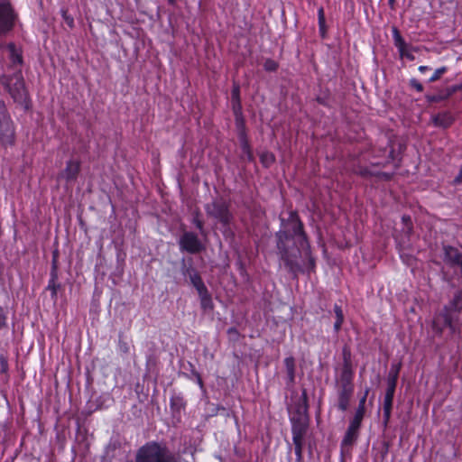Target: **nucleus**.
<instances>
[{"instance_id": "423d86ee", "label": "nucleus", "mask_w": 462, "mask_h": 462, "mask_svg": "<svg viewBox=\"0 0 462 462\" xmlns=\"http://www.w3.org/2000/svg\"><path fill=\"white\" fill-rule=\"evenodd\" d=\"M457 318L453 315L451 307L445 306L441 311L435 315L432 321V329L437 335H441L448 328L452 335L461 333L460 326L457 323Z\"/></svg>"}, {"instance_id": "20e7f679", "label": "nucleus", "mask_w": 462, "mask_h": 462, "mask_svg": "<svg viewBox=\"0 0 462 462\" xmlns=\"http://www.w3.org/2000/svg\"><path fill=\"white\" fill-rule=\"evenodd\" d=\"M0 82L15 103L29 108V95L21 69L12 75H2Z\"/></svg>"}, {"instance_id": "6ab92c4d", "label": "nucleus", "mask_w": 462, "mask_h": 462, "mask_svg": "<svg viewBox=\"0 0 462 462\" xmlns=\"http://www.w3.org/2000/svg\"><path fill=\"white\" fill-rule=\"evenodd\" d=\"M432 122L435 126L448 128L453 124L454 117L449 112H442L433 116Z\"/></svg>"}, {"instance_id": "37998d69", "label": "nucleus", "mask_w": 462, "mask_h": 462, "mask_svg": "<svg viewBox=\"0 0 462 462\" xmlns=\"http://www.w3.org/2000/svg\"><path fill=\"white\" fill-rule=\"evenodd\" d=\"M64 19L67 23V24L69 26V27H73L74 25V20L72 17H69V16H67L66 13H64Z\"/></svg>"}, {"instance_id": "a878e982", "label": "nucleus", "mask_w": 462, "mask_h": 462, "mask_svg": "<svg viewBox=\"0 0 462 462\" xmlns=\"http://www.w3.org/2000/svg\"><path fill=\"white\" fill-rule=\"evenodd\" d=\"M308 423L306 422H298L291 424V434L292 436H300L305 437L308 430Z\"/></svg>"}, {"instance_id": "de8ad7c7", "label": "nucleus", "mask_w": 462, "mask_h": 462, "mask_svg": "<svg viewBox=\"0 0 462 462\" xmlns=\"http://www.w3.org/2000/svg\"><path fill=\"white\" fill-rule=\"evenodd\" d=\"M404 58H406L409 60H414L415 59L414 55L411 52V51L407 54H405Z\"/></svg>"}, {"instance_id": "72a5a7b5", "label": "nucleus", "mask_w": 462, "mask_h": 462, "mask_svg": "<svg viewBox=\"0 0 462 462\" xmlns=\"http://www.w3.org/2000/svg\"><path fill=\"white\" fill-rule=\"evenodd\" d=\"M192 223L195 225L201 235H205L204 223L200 219V213L199 211H195L193 213Z\"/></svg>"}, {"instance_id": "a18cd8bd", "label": "nucleus", "mask_w": 462, "mask_h": 462, "mask_svg": "<svg viewBox=\"0 0 462 462\" xmlns=\"http://www.w3.org/2000/svg\"><path fill=\"white\" fill-rule=\"evenodd\" d=\"M419 69V71H420V73H425L426 71L430 70V67L421 65V66H420V67H419V69Z\"/></svg>"}, {"instance_id": "c85d7f7f", "label": "nucleus", "mask_w": 462, "mask_h": 462, "mask_svg": "<svg viewBox=\"0 0 462 462\" xmlns=\"http://www.w3.org/2000/svg\"><path fill=\"white\" fill-rule=\"evenodd\" d=\"M189 279L198 292L207 289L199 273L196 274L193 273V275L189 276Z\"/></svg>"}, {"instance_id": "c9c22d12", "label": "nucleus", "mask_w": 462, "mask_h": 462, "mask_svg": "<svg viewBox=\"0 0 462 462\" xmlns=\"http://www.w3.org/2000/svg\"><path fill=\"white\" fill-rule=\"evenodd\" d=\"M448 71L447 67L443 66L435 70L432 76L429 79V82H435L440 79V77Z\"/></svg>"}, {"instance_id": "2eb2a0df", "label": "nucleus", "mask_w": 462, "mask_h": 462, "mask_svg": "<svg viewBox=\"0 0 462 462\" xmlns=\"http://www.w3.org/2000/svg\"><path fill=\"white\" fill-rule=\"evenodd\" d=\"M392 34L394 46L398 49L400 57L403 59L405 57V54H407L410 51V50L413 49L405 42L397 27L392 28Z\"/></svg>"}, {"instance_id": "4c0bfd02", "label": "nucleus", "mask_w": 462, "mask_h": 462, "mask_svg": "<svg viewBox=\"0 0 462 462\" xmlns=\"http://www.w3.org/2000/svg\"><path fill=\"white\" fill-rule=\"evenodd\" d=\"M304 439H305V437L292 436V441L294 444V451L295 450L303 451Z\"/></svg>"}, {"instance_id": "bb28decb", "label": "nucleus", "mask_w": 462, "mask_h": 462, "mask_svg": "<svg viewBox=\"0 0 462 462\" xmlns=\"http://www.w3.org/2000/svg\"><path fill=\"white\" fill-rule=\"evenodd\" d=\"M334 312H335V316H336V321L334 323V330L336 333H337L340 330L341 326L344 322V314H343V310H342L341 307L337 304H335V306H334Z\"/></svg>"}, {"instance_id": "1a4fd4ad", "label": "nucleus", "mask_w": 462, "mask_h": 462, "mask_svg": "<svg viewBox=\"0 0 462 462\" xmlns=\"http://www.w3.org/2000/svg\"><path fill=\"white\" fill-rule=\"evenodd\" d=\"M17 14L10 0H0V36L10 32L15 24Z\"/></svg>"}, {"instance_id": "cd10ccee", "label": "nucleus", "mask_w": 462, "mask_h": 462, "mask_svg": "<svg viewBox=\"0 0 462 462\" xmlns=\"http://www.w3.org/2000/svg\"><path fill=\"white\" fill-rule=\"evenodd\" d=\"M318 22H319V32H320L321 36L324 37L326 34V32H327V27H326L325 12H324V8L322 6H320L318 9Z\"/></svg>"}, {"instance_id": "9b49d317", "label": "nucleus", "mask_w": 462, "mask_h": 462, "mask_svg": "<svg viewBox=\"0 0 462 462\" xmlns=\"http://www.w3.org/2000/svg\"><path fill=\"white\" fill-rule=\"evenodd\" d=\"M384 165L385 164H383V163L376 162V163H373L371 167H360L357 171V173L365 178L376 177L383 180H390L393 175V173L383 172V171H379L374 170L375 166H383V167Z\"/></svg>"}, {"instance_id": "4468645a", "label": "nucleus", "mask_w": 462, "mask_h": 462, "mask_svg": "<svg viewBox=\"0 0 462 462\" xmlns=\"http://www.w3.org/2000/svg\"><path fill=\"white\" fill-rule=\"evenodd\" d=\"M461 90H462V83L448 87L446 89L440 91L439 93H438L436 95H427L426 98L429 102L437 103V102H440V101L448 99L452 95H454L456 92H458Z\"/></svg>"}, {"instance_id": "39448f33", "label": "nucleus", "mask_w": 462, "mask_h": 462, "mask_svg": "<svg viewBox=\"0 0 462 462\" xmlns=\"http://www.w3.org/2000/svg\"><path fill=\"white\" fill-rule=\"evenodd\" d=\"M354 374V373L336 371L335 389L337 397V408L341 411H346L349 408L355 390Z\"/></svg>"}, {"instance_id": "f3484780", "label": "nucleus", "mask_w": 462, "mask_h": 462, "mask_svg": "<svg viewBox=\"0 0 462 462\" xmlns=\"http://www.w3.org/2000/svg\"><path fill=\"white\" fill-rule=\"evenodd\" d=\"M50 280L48 282L47 290L51 291V298L56 299L58 290L60 288V284L57 282L58 281V270H57V264L56 260H53L52 267L50 273Z\"/></svg>"}, {"instance_id": "58836bf2", "label": "nucleus", "mask_w": 462, "mask_h": 462, "mask_svg": "<svg viewBox=\"0 0 462 462\" xmlns=\"http://www.w3.org/2000/svg\"><path fill=\"white\" fill-rule=\"evenodd\" d=\"M263 69L266 71H270V72L275 71L278 69V63L272 59H267V60H265V61L263 63Z\"/></svg>"}, {"instance_id": "dca6fc26", "label": "nucleus", "mask_w": 462, "mask_h": 462, "mask_svg": "<svg viewBox=\"0 0 462 462\" xmlns=\"http://www.w3.org/2000/svg\"><path fill=\"white\" fill-rule=\"evenodd\" d=\"M445 261L452 265H459L462 267V254L458 250L450 245H445L443 247Z\"/></svg>"}, {"instance_id": "79ce46f5", "label": "nucleus", "mask_w": 462, "mask_h": 462, "mask_svg": "<svg viewBox=\"0 0 462 462\" xmlns=\"http://www.w3.org/2000/svg\"><path fill=\"white\" fill-rule=\"evenodd\" d=\"M191 374L195 377V380H196L197 383L202 389L204 384H203V381L201 379V376H200L199 373L197 372L195 369H192Z\"/></svg>"}, {"instance_id": "ea45409f", "label": "nucleus", "mask_w": 462, "mask_h": 462, "mask_svg": "<svg viewBox=\"0 0 462 462\" xmlns=\"http://www.w3.org/2000/svg\"><path fill=\"white\" fill-rule=\"evenodd\" d=\"M6 321H7L6 313L4 310V308H2L0 306V329H2L3 328H5L6 326Z\"/></svg>"}, {"instance_id": "a211bd4d", "label": "nucleus", "mask_w": 462, "mask_h": 462, "mask_svg": "<svg viewBox=\"0 0 462 462\" xmlns=\"http://www.w3.org/2000/svg\"><path fill=\"white\" fill-rule=\"evenodd\" d=\"M6 47L9 51L11 66L14 69L21 67L23 65V56L21 49L17 48L16 45L13 42L8 43Z\"/></svg>"}, {"instance_id": "864d4df0", "label": "nucleus", "mask_w": 462, "mask_h": 462, "mask_svg": "<svg viewBox=\"0 0 462 462\" xmlns=\"http://www.w3.org/2000/svg\"><path fill=\"white\" fill-rule=\"evenodd\" d=\"M171 4H172L174 2V0H168Z\"/></svg>"}, {"instance_id": "603ef678", "label": "nucleus", "mask_w": 462, "mask_h": 462, "mask_svg": "<svg viewBox=\"0 0 462 462\" xmlns=\"http://www.w3.org/2000/svg\"><path fill=\"white\" fill-rule=\"evenodd\" d=\"M228 333L231 334V333H236V330L235 328H229L228 329Z\"/></svg>"}, {"instance_id": "b1692460", "label": "nucleus", "mask_w": 462, "mask_h": 462, "mask_svg": "<svg viewBox=\"0 0 462 462\" xmlns=\"http://www.w3.org/2000/svg\"><path fill=\"white\" fill-rule=\"evenodd\" d=\"M170 405L174 412H180L185 409L186 402L180 393H174L170 399Z\"/></svg>"}, {"instance_id": "9d476101", "label": "nucleus", "mask_w": 462, "mask_h": 462, "mask_svg": "<svg viewBox=\"0 0 462 462\" xmlns=\"http://www.w3.org/2000/svg\"><path fill=\"white\" fill-rule=\"evenodd\" d=\"M179 245L181 252L189 254H199L205 249L204 245L199 238L198 235L185 231L179 239Z\"/></svg>"}, {"instance_id": "412c9836", "label": "nucleus", "mask_w": 462, "mask_h": 462, "mask_svg": "<svg viewBox=\"0 0 462 462\" xmlns=\"http://www.w3.org/2000/svg\"><path fill=\"white\" fill-rule=\"evenodd\" d=\"M198 294L199 296L201 309L204 311H212L214 310V303L208 288L199 291Z\"/></svg>"}, {"instance_id": "393cba45", "label": "nucleus", "mask_w": 462, "mask_h": 462, "mask_svg": "<svg viewBox=\"0 0 462 462\" xmlns=\"http://www.w3.org/2000/svg\"><path fill=\"white\" fill-rule=\"evenodd\" d=\"M181 273L185 277L192 276L193 273L196 274L199 272L196 270V268L193 266V259L191 257L189 258H183L181 260V266H180Z\"/></svg>"}, {"instance_id": "6e6552de", "label": "nucleus", "mask_w": 462, "mask_h": 462, "mask_svg": "<svg viewBox=\"0 0 462 462\" xmlns=\"http://www.w3.org/2000/svg\"><path fill=\"white\" fill-rule=\"evenodd\" d=\"M205 211L208 217L217 219L224 226H227L233 220V214L229 210V205L222 199H214L205 205Z\"/></svg>"}, {"instance_id": "c756f323", "label": "nucleus", "mask_w": 462, "mask_h": 462, "mask_svg": "<svg viewBox=\"0 0 462 462\" xmlns=\"http://www.w3.org/2000/svg\"><path fill=\"white\" fill-rule=\"evenodd\" d=\"M393 398H389L384 396L383 400V419L384 421L387 422L391 417V412L393 409Z\"/></svg>"}, {"instance_id": "ddd939ff", "label": "nucleus", "mask_w": 462, "mask_h": 462, "mask_svg": "<svg viewBox=\"0 0 462 462\" xmlns=\"http://www.w3.org/2000/svg\"><path fill=\"white\" fill-rule=\"evenodd\" d=\"M80 171V162L79 161L69 160L67 162L64 171L60 174L59 178H63L67 182L77 180Z\"/></svg>"}, {"instance_id": "aec40b11", "label": "nucleus", "mask_w": 462, "mask_h": 462, "mask_svg": "<svg viewBox=\"0 0 462 462\" xmlns=\"http://www.w3.org/2000/svg\"><path fill=\"white\" fill-rule=\"evenodd\" d=\"M284 365L287 374V386L291 387L295 383L296 364L294 357H286L284 359Z\"/></svg>"}, {"instance_id": "8fccbe9b", "label": "nucleus", "mask_w": 462, "mask_h": 462, "mask_svg": "<svg viewBox=\"0 0 462 462\" xmlns=\"http://www.w3.org/2000/svg\"><path fill=\"white\" fill-rule=\"evenodd\" d=\"M309 263H310V268H314V265H315V262H314V259L310 257L309 259Z\"/></svg>"}, {"instance_id": "7c9ffc66", "label": "nucleus", "mask_w": 462, "mask_h": 462, "mask_svg": "<svg viewBox=\"0 0 462 462\" xmlns=\"http://www.w3.org/2000/svg\"><path fill=\"white\" fill-rule=\"evenodd\" d=\"M231 95L234 109L240 108V88L238 85L234 84Z\"/></svg>"}, {"instance_id": "f704fd0d", "label": "nucleus", "mask_w": 462, "mask_h": 462, "mask_svg": "<svg viewBox=\"0 0 462 462\" xmlns=\"http://www.w3.org/2000/svg\"><path fill=\"white\" fill-rule=\"evenodd\" d=\"M402 221L404 225V232L407 236H410L412 232V223L411 218L408 215H403L402 217Z\"/></svg>"}, {"instance_id": "473e14b6", "label": "nucleus", "mask_w": 462, "mask_h": 462, "mask_svg": "<svg viewBox=\"0 0 462 462\" xmlns=\"http://www.w3.org/2000/svg\"><path fill=\"white\" fill-rule=\"evenodd\" d=\"M401 365V363L392 365L389 374L387 376V381L397 382Z\"/></svg>"}, {"instance_id": "a19ab883", "label": "nucleus", "mask_w": 462, "mask_h": 462, "mask_svg": "<svg viewBox=\"0 0 462 462\" xmlns=\"http://www.w3.org/2000/svg\"><path fill=\"white\" fill-rule=\"evenodd\" d=\"M410 86L416 89L418 92L423 91V86L421 83H420L416 79H411L410 80Z\"/></svg>"}, {"instance_id": "f8f14e48", "label": "nucleus", "mask_w": 462, "mask_h": 462, "mask_svg": "<svg viewBox=\"0 0 462 462\" xmlns=\"http://www.w3.org/2000/svg\"><path fill=\"white\" fill-rule=\"evenodd\" d=\"M304 401L302 403L295 405V410L290 417L291 423L306 422L309 421L308 418V404L307 396L305 392L303 393Z\"/></svg>"}, {"instance_id": "f257e3e1", "label": "nucleus", "mask_w": 462, "mask_h": 462, "mask_svg": "<svg viewBox=\"0 0 462 462\" xmlns=\"http://www.w3.org/2000/svg\"><path fill=\"white\" fill-rule=\"evenodd\" d=\"M281 221L282 227L275 235L278 254L288 272L296 276L303 271L300 263V249L309 251L310 245L296 212H290L288 219L282 218Z\"/></svg>"}, {"instance_id": "5fc2aeb1", "label": "nucleus", "mask_w": 462, "mask_h": 462, "mask_svg": "<svg viewBox=\"0 0 462 462\" xmlns=\"http://www.w3.org/2000/svg\"><path fill=\"white\" fill-rule=\"evenodd\" d=\"M2 47H3V44L0 42V48H2Z\"/></svg>"}, {"instance_id": "2f4dec72", "label": "nucleus", "mask_w": 462, "mask_h": 462, "mask_svg": "<svg viewBox=\"0 0 462 462\" xmlns=\"http://www.w3.org/2000/svg\"><path fill=\"white\" fill-rule=\"evenodd\" d=\"M274 155L272 152H264L260 155V161L264 167H269L274 162Z\"/></svg>"}, {"instance_id": "f03ea898", "label": "nucleus", "mask_w": 462, "mask_h": 462, "mask_svg": "<svg viewBox=\"0 0 462 462\" xmlns=\"http://www.w3.org/2000/svg\"><path fill=\"white\" fill-rule=\"evenodd\" d=\"M135 462H181V457L166 444L152 440L137 449Z\"/></svg>"}, {"instance_id": "c03bdc74", "label": "nucleus", "mask_w": 462, "mask_h": 462, "mask_svg": "<svg viewBox=\"0 0 462 462\" xmlns=\"http://www.w3.org/2000/svg\"><path fill=\"white\" fill-rule=\"evenodd\" d=\"M302 452L303 451H300V450H295L296 462H302V460H303Z\"/></svg>"}, {"instance_id": "7ed1b4c3", "label": "nucleus", "mask_w": 462, "mask_h": 462, "mask_svg": "<svg viewBox=\"0 0 462 462\" xmlns=\"http://www.w3.org/2000/svg\"><path fill=\"white\" fill-rule=\"evenodd\" d=\"M369 393L367 388L365 394L359 400L358 407L356 411L355 416L349 423V426L345 433L340 446L341 457L350 454L352 446L355 444L358 438L359 429L365 412V402Z\"/></svg>"}, {"instance_id": "e433bc0d", "label": "nucleus", "mask_w": 462, "mask_h": 462, "mask_svg": "<svg viewBox=\"0 0 462 462\" xmlns=\"http://www.w3.org/2000/svg\"><path fill=\"white\" fill-rule=\"evenodd\" d=\"M397 382L387 381V388L385 392V397L393 398L396 389Z\"/></svg>"}, {"instance_id": "5701e85b", "label": "nucleus", "mask_w": 462, "mask_h": 462, "mask_svg": "<svg viewBox=\"0 0 462 462\" xmlns=\"http://www.w3.org/2000/svg\"><path fill=\"white\" fill-rule=\"evenodd\" d=\"M343 356V364L339 368H336V371L346 372V373H354L352 360H351V353L348 348L344 347L342 352Z\"/></svg>"}, {"instance_id": "3c124183", "label": "nucleus", "mask_w": 462, "mask_h": 462, "mask_svg": "<svg viewBox=\"0 0 462 462\" xmlns=\"http://www.w3.org/2000/svg\"><path fill=\"white\" fill-rule=\"evenodd\" d=\"M461 175H462V173L457 178H456V180H455L456 182H460L461 181V179H462Z\"/></svg>"}, {"instance_id": "49530a36", "label": "nucleus", "mask_w": 462, "mask_h": 462, "mask_svg": "<svg viewBox=\"0 0 462 462\" xmlns=\"http://www.w3.org/2000/svg\"><path fill=\"white\" fill-rule=\"evenodd\" d=\"M0 361H1V365H2L3 370H5L6 368V366H7L6 360H5V358L3 356H0Z\"/></svg>"}, {"instance_id": "4be33fe9", "label": "nucleus", "mask_w": 462, "mask_h": 462, "mask_svg": "<svg viewBox=\"0 0 462 462\" xmlns=\"http://www.w3.org/2000/svg\"><path fill=\"white\" fill-rule=\"evenodd\" d=\"M239 141H240V146H241V149L243 152L242 159H244V160L246 159L249 162L253 161V159H254L253 152L251 151L246 135L244 132L240 133Z\"/></svg>"}, {"instance_id": "0eeeda50", "label": "nucleus", "mask_w": 462, "mask_h": 462, "mask_svg": "<svg viewBox=\"0 0 462 462\" xmlns=\"http://www.w3.org/2000/svg\"><path fill=\"white\" fill-rule=\"evenodd\" d=\"M15 143V127L6 106L0 99V143L3 146H13Z\"/></svg>"}, {"instance_id": "09e8293b", "label": "nucleus", "mask_w": 462, "mask_h": 462, "mask_svg": "<svg viewBox=\"0 0 462 462\" xmlns=\"http://www.w3.org/2000/svg\"><path fill=\"white\" fill-rule=\"evenodd\" d=\"M395 2L396 0H388V5L392 10L395 9Z\"/></svg>"}]
</instances>
